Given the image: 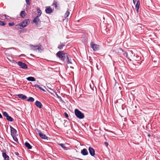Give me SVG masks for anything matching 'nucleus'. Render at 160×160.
<instances>
[{"instance_id":"nucleus-1","label":"nucleus","mask_w":160,"mask_h":160,"mask_svg":"<svg viewBox=\"0 0 160 160\" xmlns=\"http://www.w3.org/2000/svg\"><path fill=\"white\" fill-rule=\"evenodd\" d=\"M56 55L62 61L64 60L66 58L68 57V56L67 53H64L63 52L61 51L58 52Z\"/></svg>"},{"instance_id":"nucleus-2","label":"nucleus","mask_w":160,"mask_h":160,"mask_svg":"<svg viewBox=\"0 0 160 160\" xmlns=\"http://www.w3.org/2000/svg\"><path fill=\"white\" fill-rule=\"evenodd\" d=\"M125 56L127 57L130 61L135 56V54L133 53L132 51H129L128 52H125L124 53Z\"/></svg>"},{"instance_id":"nucleus-3","label":"nucleus","mask_w":160,"mask_h":160,"mask_svg":"<svg viewBox=\"0 0 160 160\" xmlns=\"http://www.w3.org/2000/svg\"><path fill=\"white\" fill-rule=\"evenodd\" d=\"M75 113L77 117L79 119H83L84 118V114L77 109L75 110Z\"/></svg>"},{"instance_id":"nucleus-4","label":"nucleus","mask_w":160,"mask_h":160,"mask_svg":"<svg viewBox=\"0 0 160 160\" xmlns=\"http://www.w3.org/2000/svg\"><path fill=\"white\" fill-rule=\"evenodd\" d=\"M90 46L91 48H92L93 50L94 51H97L99 49V45L97 44H94L92 42H91Z\"/></svg>"},{"instance_id":"nucleus-5","label":"nucleus","mask_w":160,"mask_h":160,"mask_svg":"<svg viewBox=\"0 0 160 160\" xmlns=\"http://www.w3.org/2000/svg\"><path fill=\"white\" fill-rule=\"evenodd\" d=\"M18 65L22 69H26L28 68V66L26 64L21 61H19L18 62Z\"/></svg>"},{"instance_id":"nucleus-6","label":"nucleus","mask_w":160,"mask_h":160,"mask_svg":"<svg viewBox=\"0 0 160 160\" xmlns=\"http://www.w3.org/2000/svg\"><path fill=\"white\" fill-rule=\"evenodd\" d=\"M39 17L37 16L33 20V22L35 23L37 25L41 23V21L39 18Z\"/></svg>"},{"instance_id":"nucleus-7","label":"nucleus","mask_w":160,"mask_h":160,"mask_svg":"<svg viewBox=\"0 0 160 160\" xmlns=\"http://www.w3.org/2000/svg\"><path fill=\"white\" fill-rule=\"evenodd\" d=\"M89 152L90 154L92 156H94L95 155V151L94 149L91 147H89L88 148Z\"/></svg>"},{"instance_id":"nucleus-8","label":"nucleus","mask_w":160,"mask_h":160,"mask_svg":"<svg viewBox=\"0 0 160 160\" xmlns=\"http://www.w3.org/2000/svg\"><path fill=\"white\" fill-rule=\"evenodd\" d=\"M28 22H29V20L26 19L22 22L21 25L22 28H24L26 26Z\"/></svg>"},{"instance_id":"nucleus-9","label":"nucleus","mask_w":160,"mask_h":160,"mask_svg":"<svg viewBox=\"0 0 160 160\" xmlns=\"http://www.w3.org/2000/svg\"><path fill=\"white\" fill-rule=\"evenodd\" d=\"M113 52L117 53L118 54H120L122 52H123V50L121 48H117L113 50Z\"/></svg>"},{"instance_id":"nucleus-10","label":"nucleus","mask_w":160,"mask_h":160,"mask_svg":"<svg viewBox=\"0 0 160 160\" xmlns=\"http://www.w3.org/2000/svg\"><path fill=\"white\" fill-rule=\"evenodd\" d=\"M45 11L46 13L49 14L52 12V9L50 7H46Z\"/></svg>"},{"instance_id":"nucleus-11","label":"nucleus","mask_w":160,"mask_h":160,"mask_svg":"<svg viewBox=\"0 0 160 160\" xmlns=\"http://www.w3.org/2000/svg\"><path fill=\"white\" fill-rule=\"evenodd\" d=\"M11 134L12 136L15 135L17 133V131L12 126H10Z\"/></svg>"},{"instance_id":"nucleus-12","label":"nucleus","mask_w":160,"mask_h":160,"mask_svg":"<svg viewBox=\"0 0 160 160\" xmlns=\"http://www.w3.org/2000/svg\"><path fill=\"white\" fill-rule=\"evenodd\" d=\"M2 156L4 158V160H9V158L8 155L6 154V153L4 152H2Z\"/></svg>"},{"instance_id":"nucleus-13","label":"nucleus","mask_w":160,"mask_h":160,"mask_svg":"<svg viewBox=\"0 0 160 160\" xmlns=\"http://www.w3.org/2000/svg\"><path fill=\"white\" fill-rule=\"evenodd\" d=\"M81 154L84 156L87 155L88 154V152L86 148H84L81 151Z\"/></svg>"},{"instance_id":"nucleus-14","label":"nucleus","mask_w":160,"mask_h":160,"mask_svg":"<svg viewBox=\"0 0 160 160\" xmlns=\"http://www.w3.org/2000/svg\"><path fill=\"white\" fill-rule=\"evenodd\" d=\"M17 96L19 98L23 100H25L27 98L26 96L22 94H18L17 95Z\"/></svg>"},{"instance_id":"nucleus-15","label":"nucleus","mask_w":160,"mask_h":160,"mask_svg":"<svg viewBox=\"0 0 160 160\" xmlns=\"http://www.w3.org/2000/svg\"><path fill=\"white\" fill-rule=\"evenodd\" d=\"M35 105L39 108H41L42 107V105L40 102L37 101L35 103Z\"/></svg>"},{"instance_id":"nucleus-16","label":"nucleus","mask_w":160,"mask_h":160,"mask_svg":"<svg viewBox=\"0 0 160 160\" xmlns=\"http://www.w3.org/2000/svg\"><path fill=\"white\" fill-rule=\"evenodd\" d=\"M40 137L42 139H48V138L45 134L41 133H40V135H39Z\"/></svg>"},{"instance_id":"nucleus-17","label":"nucleus","mask_w":160,"mask_h":160,"mask_svg":"<svg viewBox=\"0 0 160 160\" xmlns=\"http://www.w3.org/2000/svg\"><path fill=\"white\" fill-rule=\"evenodd\" d=\"M25 145L28 149H31L32 148V146L27 142H25Z\"/></svg>"},{"instance_id":"nucleus-18","label":"nucleus","mask_w":160,"mask_h":160,"mask_svg":"<svg viewBox=\"0 0 160 160\" xmlns=\"http://www.w3.org/2000/svg\"><path fill=\"white\" fill-rule=\"evenodd\" d=\"M26 15V13L24 11H22L20 14V16L22 18H24Z\"/></svg>"},{"instance_id":"nucleus-19","label":"nucleus","mask_w":160,"mask_h":160,"mask_svg":"<svg viewBox=\"0 0 160 160\" xmlns=\"http://www.w3.org/2000/svg\"><path fill=\"white\" fill-rule=\"evenodd\" d=\"M140 5V2L139 1H138L135 6V8L137 12H138V9Z\"/></svg>"},{"instance_id":"nucleus-20","label":"nucleus","mask_w":160,"mask_h":160,"mask_svg":"<svg viewBox=\"0 0 160 160\" xmlns=\"http://www.w3.org/2000/svg\"><path fill=\"white\" fill-rule=\"evenodd\" d=\"M27 79L28 81H35V78L34 77H30L27 78Z\"/></svg>"},{"instance_id":"nucleus-21","label":"nucleus","mask_w":160,"mask_h":160,"mask_svg":"<svg viewBox=\"0 0 160 160\" xmlns=\"http://www.w3.org/2000/svg\"><path fill=\"white\" fill-rule=\"evenodd\" d=\"M67 58L68 60V63L72 64L73 62H74V60L73 59L72 60L71 59H69V57H68H68H67Z\"/></svg>"},{"instance_id":"nucleus-22","label":"nucleus","mask_w":160,"mask_h":160,"mask_svg":"<svg viewBox=\"0 0 160 160\" xmlns=\"http://www.w3.org/2000/svg\"><path fill=\"white\" fill-rule=\"evenodd\" d=\"M142 25L140 24H138V25L137 26V28L136 29L138 30V31L142 30V27L141 26Z\"/></svg>"},{"instance_id":"nucleus-23","label":"nucleus","mask_w":160,"mask_h":160,"mask_svg":"<svg viewBox=\"0 0 160 160\" xmlns=\"http://www.w3.org/2000/svg\"><path fill=\"white\" fill-rule=\"evenodd\" d=\"M57 2L55 1H54L53 2V4L52 5V6H54L56 8H58L59 6L58 7L57 5Z\"/></svg>"},{"instance_id":"nucleus-24","label":"nucleus","mask_w":160,"mask_h":160,"mask_svg":"<svg viewBox=\"0 0 160 160\" xmlns=\"http://www.w3.org/2000/svg\"><path fill=\"white\" fill-rule=\"evenodd\" d=\"M37 9V12L38 13V15L37 16H38L39 17L42 14V11L39 8H38Z\"/></svg>"},{"instance_id":"nucleus-25","label":"nucleus","mask_w":160,"mask_h":160,"mask_svg":"<svg viewBox=\"0 0 160 160\" xmlns=\"http://www.w3.org/2000/svg\"><path fill=\"white\" fill-rule=\"evenodd\" d=\"M38 46L36 45L35 46H34L33 45H31V48L33 50H37L38 49Z\"/></svg>"},{"instance_id":"nucleus-26","label":"nucleus","mask_w":160,"mask_h":160,"mask_svg":"<svg viewBox=\"0 0 160 160\" xmlns=\"http://www.w3.org/2000/svg\"><path fill=\"white\" fill-rule=\"evenodd\" d=\"M69 14H70L69 11L68 9L67 11H66L65 13V14L64 17L65 18H66L69 16Z\"/></svg>"},{"instance_id":"nucleus-27","label":"nucleus","mask_w":160,"mask_h":160,"mask_svg":"<svg viewBox=\"0 0 160 160\" xmlns=\"http://www.w3.org/2000/svg\"><path fill=\"white\" fill-rule=\"evenodd\" d=\"M65 46V44L64 43H61L59 46L58 47V48L60 50L62 49Z\"/></svg>"},{"instance_id":"nucleus-28","label":"nucleus","mask_w":160,"mask_h":160,"mask_svg":"<svg viewBox=\"0 0 160 160\" xmlns=\"http://www.w3.org/2000/svg\"><path fill=\"white\" fill-rule=\"evenodd\" d=\"M6 118L8 121L10 122H12L13 121V119L9 116H8Z\"/></svg>"},{"instance_id":"nucleus-29","label":"nucleus","mask_w":160,"mask_h":160,"mask_svg":"<svg viewBox=\"0 0 160 160\" xmlns=\"http://www.w3.org/2000/svg\"><path fill=\"white\" fill-rule=\"evenodd\" d=\"M34 87L39 88L40 89L43 91H45V90L44 89H43L39 85H38V84L35 85Z\"/></svg>"},{"instance_id":"nucleus-30","label":"nucleus","mask_w":160,"mask_h":160,"mask_svg":"<svg viewBox=\"0 0 160 160\" xmlns=\"http://www.w3.org/2000/svg\"><path fill=\"white\" fill-rule=\"evenodd\" d=\"M15 28L17 29H19L23 28L21 24L17 25L15 26Z\"/></svg>"},{"instance_id":"nucleus-31","label":"nucleus","mask_w":160,"mask_h":160,"mask_svg":"<svg viewBox=\"0 0 160 160\" xmlns=\"http://www.w3.org/2000/svg\"><path fill=\"white\" fill-rule=\"evenodd\" d=\"M27 100L28 102H33L34 100V99L32 97H29Z\"/></svg>"},{"instance_id":"nucleus-32","label":"nucleus","mask_w":160,"mask_h":160,"mask_svg":"<svg viewBox=\"0 0 160 160\" xmlns=\"http://www.w3.org/2000/svg\"><path fill=\"white\" fill-rule=\"evenodd\" d=\"M12 138H13L15 142H18V139L15 136V135H12Z\"/></svg>"},{"instance_id":"nucleus-33","label":"nucleus","mask_w":160,"mask_h":160,"mask_svg":"<svg viewBox=\"0 0 160 160\" xmlns=\"http://www.w3.org/2000/svg\"><path fill=\"white\" fill-rule=\"evenodd\" d=\"M35 131L36 133L37 134H38L39 135H40V133H42L41 131L38 129H36L35 130Z\"/></svg>"},{"instance_id":"nucleus-34","label":"nucleus","mask_w":160,"mask_h":160,"mask_svg":"<svg viewBox=\"0 0 160 160\" xmlns=\"http://www.w3.org/2000/svg\"><path fill=\"white\" fill-rule=\"evenodd\" d=\"M59 145L61 146L63 148L66 149V147L62 143H60L59 144Z\"/></svg>"},{"instance_id":"nucleus-35","label":"nucleus","mask_w":160,"mask_h":160,"mask_svg":"<svg viewBox=\"0 0 160 160\" xmlns=\"http://www.w3.org/2000/svg\"><path fill=\"white\" fill-rule=\"evenodd\" d=\"M3 114L5 117H6V118L9 116L8 114L6 112H3Z\"/></svg>"},{"instance_id":"nucleus-36","label":"nucleus","mask_w":160,"mask_h":160,"mask_svg":"<svg viewBox=\"0 0 160 160\" xmlns=\"http://www.w3.org/2000/svg\"><path fill=\"white\" fill-rule=\"evenodd\" d=\"M6 24V23L2 21H0V25L3 26Z\"/></svg>"},{"instance_id":"nucleus-37","label":"nucleus","mask_w":160,"mask_h":160,"mask_svg":"<svg viewBox=\"0 0 160 160\" xmlns=\"http://www.w3.org/2000/svg\"><path fill=\"white\" fill-rule=\"evenodd\" d=\"M26 3L29 5L30 4V3L29 0H25Z\"/></svg>"},{"instance_id":"nucleus-38","label":"nucleus","mask_w":160,"mask_h":160,"mask_svg":"<svg viewBox=\"0 0 160 160\" xmlns=\"http://www.w3.org/2000/svg\"><path fill=\"white\" fill-rule=\"evenodd\" d=\"M8 25L9 26H13L14 25V23L13 22L9 23H8Z\"/></svg>"},{"instance_id":"nucleus-39","label":"nucleus","mask_w":160,"mask_h":160,"mask_svg":"<svg viewBox=\"0 0 160 160\" xmlns=\"http://www.w3.org/2000/svg\"><path fill=\"white\" fill-rule=\"evenodd\" d=\"M64 115L65 116V117L66 118H67L68 117V114L66 113V112H65L64 113Z\"/></svg>"},{"instance_id":"nucleus-40","label":"nucleus","mask_w":160,"mask_h":160,"mask_svg":"<svg viewBox=\"0 0 160 160\" xmlns=\"http://www.w3.org/2000/svg\"><path fill=\"white\" fill-rule=\"evenodd\" d=\"M4 16L5 17V18L6 19H8V17H9V16H7L6 15H4Z\"/></svg>"},{"instance_id":"nucleus-41","label":"nucleus","mask_w":160,"mask_h":160,"mask_svg":"<svg viewBox=\"0 0 160 160\" xmlns=\"http://www.w3.org/2000/svg\"><path fill=\"white\" fill-rule=\"evenodd\" d=\"M104 144L106 147H108V143L107 142H104Z\"/></svg>"},{"instance_id":"nucleus-42","label":"nucleus","mask_w":160,"mask_h":160,"mask_svg":"<svg viewBox=\"0 0 160 160\" xmlns=\"http://www.w3.org/2000/svg\"><path fill=\"white\" fill-rule=\"evenodd\" d=\"M14 153L17 156H18L19 155V154L18 152H15Z\"/></svg>"},{"instance_id":"nucleus-43","label":"nucleus","mask_w":160,"mask_h":160,"mask_svg":"<svg viewBox=\"0 0 160 160\" xmlns=\"http://www.w3.org/2000/svg\"><path fill=\"white\" fill-rule=\"evenodd\" d=\"M38 50H41V46H38Z\"/></svg>"},{"instance_id":"nucleus-44","label":"nucleus","mask_w":160,"mask_h":160,"mask_svg":"<svg viewBox=\"0 0 160 160\" xmlns=\"http://www.w3.org/2000/svg\"><path fill=\"white\" fill-rule=\"evenodd\" d=\"M136 1V0H133V3L135 4Z\"/></svg>"},{"instance_id":"nucleus-45","label":"nucleus","mask_w":160,"mask_h":160,"mask_svg":"<svg viewBox=\"0 0 160 160\" xmlns=\"http://www.w3.org/2000/svg\"><path fill=\"white\" fill-rule=\"evenodd\" d=\"M2 118V116L1 115V114L0 113V118Z\"/></svg>"},{"instance_id":"nucleus-46","label":"nucleus","mask_w":160,"mask_h":160,"mask_svg":"<svg viewBox=\"0 0 160 160\" xmlns=\"http://www.w3.org/2000/svg\"><path fill=\"white\" fill-rule=\"evenodd\" d=\"M148 137H150V134H148Z\"/></svg>"},{"instance_id":"nucleus-47","label":"nucleus","mask_w":160,"mask_h":160,"mask_svg":"<svg viewBox=\"0 0 160 160\" xmlns=\"http://www.w3.org/2000/svg\"><path fill=\"white\" fill-rule=\"evenodd\" d=\"M8 60L10 61L11 62L10 60V59H9L8 58Z\"/></svg>"},{"instance_id":"nucleus-48","label":"nucleus","mask_w":160,"mask_h":160,"mask_svg":"<svg viewBox=\"0 0 160 160\" xmlns=\"http://www.w3.org/2000/svg\"><path fill=\"white\" fill-rule=\"evenodd\" d=\"M119 88H120V89H121V87H119Z\"/></svg>"},{"instance_id":"nucleus-49","label":"nucleus","mask_w":160,"mask_h":160,"mask_svg":"<svg viewBox=\"0 0 160 160\" xmlns=\"http://www.w3.org/2000/svg\"><path fill=\"white\" fill-rule=\"evenodd\" d=\"M30 55H31V56L32 55V54H30Z\"/></svg>"}]
</instances>
